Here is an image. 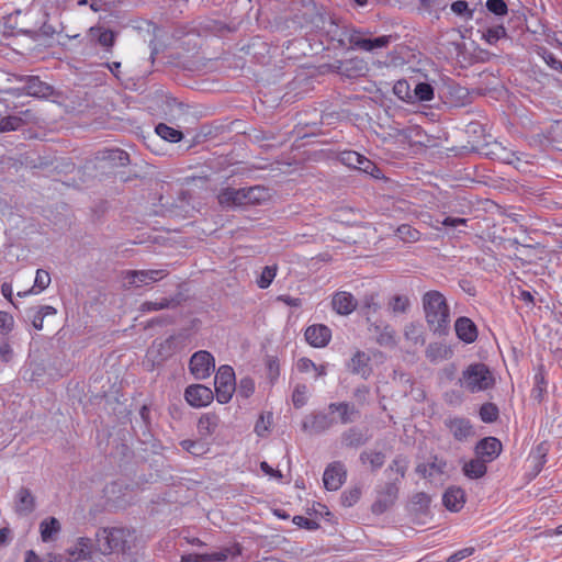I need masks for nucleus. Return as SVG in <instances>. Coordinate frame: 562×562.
<instances>
[{
	"label": "nucleus",
	"mask_w": 562,
	"mask_h": 562,
	"mask_svg": "<svg viewBox=\"0 0 562 562\" xmlns=\"http://www.w3.org/2000/svg\"><path fill=\"white\" fill-rule=\"evenodd\" d=\"M422 301L430 330L439 335L447 334L450 326V311L445 295L439 291L431 290L423 295Z\"/></svg>",
	"instance_id": "nucleus-1"
},
{
	"label": "nucleus",
	"mask_w": 562,
	"mask_h": 562,
	"mask_svg": "<svg viewBox=\"0 0 562 562\" xmlns=\"http://www.w3.org/2000/svg\"><path fill=\"white\" fill-rule=\"evenodd\" d=\"M461 385L471 393L486 391L494 386L495 379L488 367L484 363H472L463 372Z\"/></svg>",
	"instance_id": "nucleus-2"
},
{
	"label": "nucleus",
	"mask_w": 562,
	"mask_h": 562,
	"mask_svg": "<svg viewBox=\"0 0 562 562\" xmlns=\"http://www.w3.org/2000/svg\"><path fill=\"white\" fill-rule=\"evenodd\" d=\"M133 538L134 531L125 528L103 529L102 532L98 535L99 550L103 554H109L114 551L124 552L126 549H130L127 543Z\"/></svg>",
	"instance_id": "nucleus-3"
},
{
	"label": "nucleus",
	"mask_w": 562,
	"mask_h": 562,
	"mask_svg": "<svg viewBox=\"0 0 562 562\" xmlns=\"http://www.w3.org/2000/svg\"><path fill=\"white\" fill-rule=\"evenodd\" d=\"M16 80L24 82L21 88H9L4 90L11 95L26 94L35 98H48L54 94V88L42 81L37 76H18Z\"/></svg>",
	"instance_id": "nucleus-4"
},
{
	"label": "nucleus",
	"mask_w": 562,
	"mask_h": 562,
	"mask_svg": "<svg viewBox=\"0 0 562 562\" xmlns=\"http://www.w3.org/2000/svg\"><path fill=\"white\" fill-rule=\"evenodd\" d=\"M215 396L218 403L226 404L236 390L235 372L231 366H221L214 380Z\"/></svg>",
	"instance_id": "nucleus-5"
},
{
	"label": "nucleus",
	"mask_w": 562,
	"mask_h": 562,
	"mask_svg": "<svg viewBox=\"0 0 562 562\" xmlns=\"http://www.w3.org/2000/svg\"><path fill=\"white\" fill-rule=\"evenodd\" d=\"M168 276V271L164 269L149 270H127L123 272L124 286L140 288L151 285Z\"/></svg>",
	"instance_id": "nucleus-6"
},
{
	"label": "nucleus",
	"mask_w": 562,
	"mask_h": 562,
	"mask_svg": "<svg viewBox=\"0 0 562 562\" xmlns=\"http://www.w3.org/2000/svg\"><path fill=\"white\" fill-rule=\"evenodd\" d=\"M214 368V357L206 350L194 352L189 362L190 372L198 380H204L210 376Z\"/></svg>",
	"instance_id": "nucleus-7"
},
{
	"label": "nucleus",
	"mask_w": 562,
	"mask_h": 562,
	"mask_svg": "<svg viewBox=\"0 0 562 562\" xmlns=\"http://www.w3.org/2000/svg\"><path fill=\"white\" fill-rule=\"evenodd\" d=\"M241 554V547L239 543H234L231 547L223 548L220 551L212 553H190L182 555V562H211V561H225L229 557H238Z\"/></svg>",
	"instance_id": "nucleus-8"
},
{
	"label": "nucleus",
	"mask_w": 562,
	"mask_h": 562,
	"mask_svg": "<svg viewBox=\"0 0 562 562\" xmlns=\"http://www.w3.org/2000/svg\"><path fill=\"white\" fill-rule=\"evenodd\" d=\"M184 398L190 406L201 408L209 406L213 402L214 393L205 385L191 384L184 390Z\"/></svg>",
	"instance_id": "nucleus-9"
},
{
	"label": "nucleus",
	"mask_w": 562,
	"mask_h": 562,
	"mask_svg": "<svg viewBox=\"0 0 562 562\" xmlns=\"http://www.w3.org/2000/svg\"><path fill=\"white\" fill-rule=\"evenodd\" d=\"M445 426L458 441H465L474 435L471 422L464 417H449L445 420Z\"/></svg>",
	"instance_id": "nucleus-10"
},
{
	"label": "nucleus",
	"mask_w": 562,
	"mask_h": 562,
	"mask_svg": "<svg viewBox=\"0 0 562 562\" xmlns=\"http://www.w3.org/2000/svg\"><path fill=\"white\" fill-rule=\"evenodd\" d=\"M346 480V469L340 462L330 463L324 471L323 482L328 491H337Z\"/></svg>",
	"instance_id": "nucleus-11"
},
{
	"label": "nucleus",
	"mask_w": 562,
	"mask_h": 562,
	"mask_svg": "<svg viewBox=\"0 0 562 562\" xmlns=\"http://www.w3.org/2000/svg\"><path fill=\"white\" fill-rule=\"evenodd\" d=\"M336 71L347 78H358L364 76L368 71L367 63L359 57L339 60L335 65Z\"/></svg>",
	"instance_id": "nucleus-12"
},
{
	"label": "nucleus",
	"mask_w": 562,
	"mask_h": 562,
	"mask_svg": "<svg viewBox=\"0 0 562 562\" xmlns=\"http://www.w3.org/2000/svg\"><path fill=\"white\" fill-rule=\"evenodd\" d=\"M306 341L315 347L322 348L328 345L331 338V330L323 324L311 325L305 329Z\"/></svg>",
	"instance_id": "nucleus-13"
},
{
	"label": "nucleus",
	"mask_w": 562,
	"mask_h": 562,
	"mask_svg": "<svg viewBox=\"0 0 562 562\" xmlns=\"http://www.w3.org/2000/svg\"><path fill=\"white\" fill-rule=\"evenodd\" d=\"M502 442L495 437H487L479 441L475 447V453L486 462H492L502 452Z\"/></svg>",
	"instance_id": "nucleus-14"
},
{
	"label": "nucleus",
	"mask_w": 562,
	"mask_h": 562,
	"mask_svg": "<svg viewBox=\"0 0 562 562\" xmlns=\"http://www.w3.org/2000/svg\"><path fill=\"white\" fill-rule=\"evenodd\" d=\"M348 40L351 47L372 52L378 48L386 47L390 43L391 36L383 35L375 38H364L360 33H351Z\"/></svg>",
	"instance_id": "nucleus-15"
},
{
	"label": "nucleus",
	"mask_w": 562,
	"mask_h": 562,
	"mask_svg": "<svg viewBox=\"0 0 562 562\" xmlns=\"http://www.w3.org/2000/svg\"><path fill=\"white\" fill-rule=\"evenodd\" d=\"M221 418L215 412L203 413L196 424L200 439H207L213 436L220 427Z\"/></svg>",
	"instance_id": "nucleus-16"
},
{
	"label": "nucleus",
	"mask_w": 562,
	"mask_h": 562,
	"mask_svg": "<svg viewBox=\"0 0 562 562\" xmlns=\"http://www.w3.org/2000/svg\"><path fill=\"white\" fill-rule=\"evenodd\" d=\"M447 471V462L437 456L432 457L430 461L417 465L416 472L425 479H437L443 475Z\"/></svg>",
	"instance_id": "nucleus-17"
},
{
	"label": "nucleus",
	"mask_w": 562,
	"mask_h": 562,
	"mask_svg": "<svg viewBox=\"0 0 562 562\" xmlns=\"http://www.w3.org/2000/svg\"><path fill=\"white\" fill-rule=\"evenodd\" d=\"M371 357L364 351L357 350L351 357L348 369L363 379H368L372 373Z\"/></svg>",
	"instance_id": "nucleus-18"
},
{
	"label": "nucleus",
	"mask_w": 562,
	"mask_h": 562,
	"mask_svg": "<svg viewBox=\"0 0 562 562\" xmlns=\"http://www.w3.org/2000/svg\"><path fill=\"white\" fill-rule=\"evenodd\" d=\"M331 307L339 315H349L357 307V300L347 291H338L331 297Z\"/></svg>",
	"instance_id": "nucleus-19"
},
{
	"label": "nucleus",
	"mask_w": 562,
	"mask_h": 562,
	"mask_svg": "<svg viewBox=\"0 0 562 562\" xmlns=\"http://www.w3.org/2000/svg\"><path fill=\"white\" fill-rule=\"evenodd\" d=\"M442 504L448 510L452 513L460 512L465 504L464 490L459 486L448 487L442 495Z\"/></svg>",
	"instance_id": "nucleus-20"
},
{
	"label": "nucleus",
	"mask_w": 562,
	"mask_h": 562,
	"mask_svg": "<svg viewBox=\"0 0 562 562\" xmlns=\"http://www.w3.org/2000/svg\"><path fill=\"white\" fill-rule=\"evenodd\" d=\"M457 337L465 344H472L477 338V328L469 317H459L454 323Z\"/></svg>",
	"instance_id": "nucleus-21"
},
{
	"label": "nucleus",
	"mask_w": 562,
	"mask_h": 562,
	"mask_svg": "<svg viewBox=\"0 0 562 562\" xmlns=\"http://www.w3.org/2000/svg\"><path fill=\"white\" fill-rule=\"evenodd\" d=\"M244 206L262 205L271 199L270 190L262 186L243 188Z\"/></svg>",
	"instance_id": "nucleus-22"
},
{
	"label": "nucleus",
	"mask_w": 562,
	"mask_h": 562,
	"mask_svg": "<svg viewBox=\"0 0 562 562\" xmlns=\"http://www.w3.org/2000/svg\"><path fill=\"white\" fill-rule=\"evenodd\" d=\"M245 193L241 189L224 188L217 195L218 203L224 207L244 206Z\"/></svg>",
	"instance_id": "nucleus-23"
},
{
	"label": "nucleus",
	"mask_w": 562,
	"mask_h": 562,
	"mask_svg": "<svg viewBox=\"0 0 562 562\" xmlns=\"http://www.w3.org/2000/svg\"><path fill=\"white\" fill-rule=\"evenodd\" d=\"M330 413H338L341 424L352 423L358 416L359 411L353 404L347 402L330 403L328 406Z\"/></svg>",
	"instance_id": "nucleus-24"
},
{
	"label": "nucleus",
	"mask_w": 562,
	"mask_h": 562,
	"mask_svg": "<svg viewBox=\"0 0 562 562\" xmlns=\"http://www.w3.org/2000/svg\"><path fill=\"white\" fill-rule=\"evenodd\" d=\"M68 555L72 561H81L91 557V539L81 537L77 540L74 548L68 549Z\"/></svg>",
	"instance_id": "nucleus-25"
},
{
	"label": "nucleus",
	"mask_w": 562,
	"mask_h": 562,
	"mask_svg": "<svg viewBox=\"0 0 562 562\" xmlns=\"http://www.w3.org/2000/svg\"><path fill=\"white\" fill-rule=\"evenodd\" d=\"M486 463L481 458L472 459L463 465V473L469 479H481L486 474Z\"/></svg>",
	"instance_id": "nucleus-26"
},
{
	"label": "nucleus",
	"mask_w": 562,
	"mask_h": 562,
	"mask_svg": "<svg viewBox=\"0 0 562 562\" xmlns=\"http://www.w3.org/2000/svg\"><path fill=\"white\" fill-rule=\"evenodd\" d=\"M61 527L55 517L44 519L40 525L41 539L43 542H48L54 539L60 531Z\"/></svg>",
	"instance_id": "nucleus-27"
},
{
	"label": "nucleus",
	"mask_w": 562,
	"mask_h": 562,
	"mask_svg": "<svg viewBox=\"0 0 562 562\" xmlns=\"http://www.w3.org/2000/svg\"><path fill=\"white\" fill-rule=\"evenodd\" d=\"M342 443L349 448H357L367 441V437L359 428L352 427L341 435Z\"/></svg>",
	"instance_id": "nucleus-28"
},
{
	"label": "nucleus",
	"mask_w": 562,
	"mask_h": 562,
	"mask_svg": "<svg viewBox=\"0 0 562 562\" xmlns=\"http://www.w3.org/2000/svg\"><path fill=\"white\" fill-rule=\"evenodd\" d=\"M50 284V274L48 271L38 269L36 271L34 285L30 291L19 292V296H26L29 293L38 294L44 291Z\"/></svg>",
	"instance_id": "nucleus-29"
},
{
	"label": "nucleus",
	"mask_w": 562,
	"mask_h": 562,
	"mask_svg": "<svg viewBox=\"0 0 562 562\" xmlns=\"http://www.w3.org/2000/svg\"><path fill=\"white\" fill-rule=\"evenodd\" d=\"M35 501L32 494L26 488H21L18 492V499H16V512L21 514H27L31 513L34 509Z\"/></svg>",
	"instance_id": "nucleus-30"
},
{
	"label": "nucleus",
	"mask_w": 562,
	"mask_h": 562,
	"mask_svg": "<svg viewBox=\"0 0 562 562\" xmlns=\"http://www.w3.org/2000/svg\"><path fill=\"white\" fill-rule=\"evenodd\" d=\"M451 355V349L443 344H431L426 350L427 358L432 362L449 359Z\"/></svg>",
	"instance_id": "nucleus-31"
},
{
	"label": "nucleus",
	"mask_w": 562,
	"mask_h": 562,
	"mask_svg": "<svg viewBox=\"0 0 562 562\" xmlns=\"http://www.w3.org/2000/svg\"><path fill=\"white\" fill-rule=\"evenodd\" d=\"M331 425V422L325 414H316L311 416L306 422H304V429H311L316 432L324 431L328 429Z\"/></svg>",
	"instance_id": "nucleus-32"
},
{
	"label": "nucleus",
	"mask_w": 562,
	"mask_h": 562,
	"mask_svg": "<svg viewBox=\"0 0 562 562\" xmlns=\"http://www.w3.org/2000/svg\"><path fill=\"white\" fill-rule=\"evenodd\" d=\"M102 159L112 161L117 166H126L130 164V155L120 148L104 150L102 153Z\"/></svg>",
	"instance_id": "nucleus-33"
},
{
	"label": "nucleus",
	"mask_w": 562,
	"mask_h": 562,
	"mask_svg": "<svg viewBox=\"0 0 562 562\" xmlns=\"http://www.w3.org/2000/svg\"><path fill=\"white\" fill-rule=\"evenodd\" d=\"M278 266H266L260 276L257 278L256 283L259 289H268L277 277Z\"/></svg>",
	"instance_id": "nucleus-34"
},
{
	"label": "nucleus",
	"mask_w": 562,
	"mask_h": 562,
	"mask_svg": "<svg viewBox=\"0 0 562 562\" xmlns=\"http://www.w3.org/2000/svg\"><path fill=\"white\" fill-rule=\"evenodd\" d=\"M155 130H156L157 135H159L165 140H168L171 143H178L183 137V135L180 131L175 130L173 127H170L165 123H159Z\"/></svg>",
	"instance_id": "nucleus-35"
},
{
	"label": "nucleus",
	"mask_w": 562,
	"mask_h": 562,
	"mask_svg": "<svg viewBox=\"0 0 562 562\" xmlns=\"http://www.w3.org/2000/svg\"><path fill=\"white\" fill-rule=\"evenodd\" d=\"M360 460L362 463H369L372 470H378L384 464L385 456L381 451H363Z\"/></svg>",
	"instance_id": "nucleus-36"
},
{
	"label": "nucleus",
	"mask_w": 562,
	"mask_h": 562,
	"mask_svg": "<svg viewBox=\"0 0 562 562\" xmlns=\"http://www.w3.org/2000/svg\"><path fill=\"white\" fill-rule=\"evenodd\" d=\"M357 170L362 171L367 175H370L371 177L375 179L383 178L382 170L369 158L361 155L359 159V165L357 167Z\"/></svg>",
	"instance_id": "nucleus-37"
},
{
	"label": "nucleus",
	"mask_w": 562,
	"mask_h": 562,
	"mask_svg": "<svg viewBox=\"0 0 562 562\" xmlns=\"http://www.w3.org/2000/svg\"><path fill=\"white\" fill-rule=\"evenodd\" d=\"M395 233L396 236L404 243H415L420 238L419 231L407 224L398 226Z\"/></svg>",
	"instance_id": "nucleus-38"
},
{
	"label": "nucleus",
	"mask_w": 562,
	"mask_h": 562,
	"mask_svg": "<svg viewBox=\"0 0 562 562\" xmlns=\"http://www.w3.org/2000/svg\"><path fill=\"white\" fill-rule=\"evenodd\" d=\"M203 439L199 440H190L186 439L180 442V446L183 450L188 451L189 453L193 456H203L207 452L209 448L205 442L202 441Z\"/></svg>",
	"instance_id": "nucleus-39"
},
{
	"label": "nucleus",
	"mask_w": 562,
	"mask_h": 562,
	"mask_svg": "<svg viewBox=\"0 0 562 562\" xmlns=\"http://www.w3.org/2000/svg\"><path fill=\"white\" fill-rule=\"evenodd\" d=\"M91 32H98V43L105 48L106 52H111L116 40V33L111 30L91 29Z\"/></svg>",
	"instance_id": "nucleus-40"
},
{
	"label": "nucleus",
	"mask_w": 562,
	"mask_h": 562,
	"mask_svg": "<svg viewBox=\"0 0 562 562\" xmlns=\"http://www.w3.org/2000/svg\"><path fill=\"white\" fill-rule=\"evenodd\" d=\"M434 98V88L428 82H419L413 90V99L418 101H430Z\"/></svg>",
	"instance_id": "nucleus-41"
},
{
	"label": "nucleus",
	"mask_w": 562,
	"mask_h": 562,
	"mask_svg": "<svg viewBox=\"0 0 562 562\" xmlns=\"http://www.w3.org/2000/svg\"><path fill=\"white\" fill-rule=\"evenodd\" d=\"M24 124L22 117L18 115H8L0 120V133L19 130Z\"/></svg>",
	"instance_id": "nucleus-42"
},
{
	"label": "nucleus",
	"mask_w": 562,
	"mask_h": 562,
	"mask_svg": "<svg viewBox=\"0 0 562 562\" xmlns=\"http://www.w3.org/2000/svg\"><path fill=\"white\" fill-rule=\"evenodd\" d=\"M480 418L484 423H493L498 418V408L493 403H485L480 407Z\"/></svg>",
	"instance_id": "nucleus-43"
},
{
	"label": "nucleus",
	"mask_w": 562,
	"mask_h": 562,
	"mask_svg": "<svg viewBox=\"0 0 562 562\" xmlns=\"http://www.w3.org/2000/svg\"><path fill=\"white\" fill-rule=\"evenodd\" d=\"M389 307L393 313H405L409 307V299L406 295H394L389 301Z\"/></svg>",
	"instance_id": "nucleus-44"
},
{
	"label": "nucleus",
	"mask_w": 562,
	"mask_h": 562,
	"mask_svg": "<svg viewBox=\"0 0 562 562\" xmlns=\"http://www.w3.org/2000/svg\"><path fill=\"white\" fill-rule=\"evenodd\" d=\"M451 10L453 13L463 18L465 21L473 19L474 10L470 9L468 2L464 0L452 2Z\"/></svg>",
	"instance_id": "nucleus-45"
},
{
	"label": "nucleus",
	"mask_w": 562,
	"mask_h": 562,
	"mask_svg": "<svg viewBox=\"0 0 562 562\" xmlns=\"http://www.w3.org/2000/svg\"><path fill=\"white\" fill-rule=\"evenodd\" d=\"M272 413H267V414H261L259 416V418L257 419L256 422V425H255V432L259 436V437H265L269 429H270V426L272 424Z\"/></svg>",
	"instance_id": "nucleus-46"
},
{
	"label": "nucleus",
	"mask_w": 562,
	"mask_h": 562,
	"mask_svg": "<svg viewBox=\"0 0 562 562\" xmlns=\"http://www.w3.org/2000/svg\"><path fill=\"white\" fill-rule=\"evenodd\" d=\"M308 390L304 384H299L295 386L292 394V402L294 407L301 408L307 403Z\"/></svg>",
	"instance_id": "nucleus-47"
},
{
	"label": "nucleus",
	"mask_w": 562,
	"mask_h": 562,
	"mask_svg": "<svg viewBox=\"0 0 562 562\" xmlns=\"http://www.w3.org/2000/svg\"><path fill=\"white\" fill-rule=\"evenodd\" d=\"M361 154L353 150H344L338 155V160L349 167L357 169Z\"/></svg>",
	"instance_id": "nucleus-48"
},
{
	"label": "nucleus",
	"mask_w": 562,
	"mask_h": 562,
	"mask_svg": "<svg viewBox=\"0 0 562 562\" xmlns=\"http://www.w3.org/2000/svg\"><path fill=\"white\" fill-rule=\"evenodd\" d=\"M175 303L173 299H161L159 302L146 301L142 303L140 311L142 312H154L160 311L171 306Z\"/></svg>",
	"instance_id": "nucleus-49"
},
{
	"label": "nucleus",
	"mask_w": 562,
	"mask_h": 562,
	"mask_svg": "<svg viewBox=\"0 0 562 562\" xmlns=\"http://www.w3.org/2000/svg\"><path fill=\"white\" fill-rule=\"evenodd\" d=\"M507 33L503 25L490 27L483 33V37L488 44H496V42L503 37H506Z\"/></svg>",
	"instance_id": "nucleus-50"
},
{
	"label": "nucleus",
	"mask_w": 562,
	"mask_h": 562,
	"mask_svg": "<svg viewBox=\"0 0 562 562\" xmlns=\"http://www.w3.org/2000/svg\"><path fill=\"white\" fill-rule=\"evenodd\" d=\"M237 394L244 398H248L255 392V382L251 378H243L236 386Z\"/></svg>",
	"instance_id": "nucleus-51"
},
{
	"label": "nucleus",
	"mask_w": 562,
	"mask_h": 562,
	"mask_svg": "<svg viewBox=\"0 0 562 562\" xmlns=\"http://www.w3.org/2000/svg\"><path fill=\"white\" fill-rule=\"evenodd\" d=\"M533 387H532V396L536 400L541 401L544 393L547 392V381L544 375L540 372L537 373L533 378Z\"/></svg>",
	"instance_id": "nucleus-52"
},
{
	"label": "nucleus",
	"mask_w": 562,
	"mask_h": 562,
	"mask_svg": "<svg viewBox=\"0 0 562 562\" xmlns=\"http://www.w3.org/2000/svg\"><path fill=\"white\" fill-rule=\"evenodd\" d=\"M351 33H359V32L356 30H348V29L339 30L338 27H336L335 32L333 33L331 38L337 42V47L345 48L348 45L351 46L349 43V40H348V37Z\"/></svg>",
	"instance_id": "nucleus-53"
},
{
	"label": "nucleus",
	"mask_w": 562,
	"mask_h": 562,
	"mask_svg": "<svg viewBox=\"0 0 562 562\" xmlns=\"http://www.w3.org/2000/svg\"><path fill=\"white\" fill-rule=\"evenodd\" d=\"M393 91L401 100H413V92L411 91L409 85L406 80L397 81L393 87Z\"/></svg>",
	"instance_id": "nucleus-54"
},
{
	"label": "nucleus",
	"mask_w": 562,
	"mask_h": 562,
	"mask_svg": "<svg viewBox=\"0 0 562 562\" xmlns=\"http://www.w3.org/2000/svg\"><path fill=\"white\" fill-rule=\"evenodd\" d=\"M547 453L548 449L546 447L544 442H541L537 446L535 452H533V460H535V467L537 469V472H540L543 465L547 462Z\"/></svg>",
	"instance_id": "nucleus-55"
},
{
	"label": "nucleus",
	"mask_w": 562,
	"mask_h": 562,
	"mask_svg": "<svg viewBox=\"0 0 562 562\" xmlns=\"http://www.w3.org/2000/svg\"><path fill=\"white\" fill-rule=\"evenodd\" d=\"M485 5L490 12L498 16H504L508 12L507 4L504 0H487Z\"/></svg>",
	"instance_id": "nucleus-56"
},
{
	"label": "nucleus",
	"mask_w": 562,
	"mask_h": 562,
	"mask_svg": "<svg viewBox=\"0 0 562 562\" xmlns=\"http://www.w3.org/2000/svg\"><path fill=\"white\" fill-rule=\"evenodd\" d=\"M14 326V319L11 314L0 311V334H9Z\"/></svg>",
	"instance_id": "nucleus-57"
},
{
	"label": "nucleus",
	"mask_w": 562,
	"mask_h": 562,
	"mask_svg": "<svg viewBox=\"0 0 562 562\" xmlns=\"http://www.w3.org/2000/svg\"><path fill=\"white\" fill-rule=\"evenodd\" d=\"M408 468V461L404 457H396L392 464L390 465L391 471H395L401 477L405 476L406 470Z\"/></svg>",
	"instance_id": "nucleus-58"
},
{
	"label": "nucleus",
	"mask_w": 562,
	"mask_h": 562,
	"mask_svg": "<svg viewBox=\"0 0 562 562\" xmlns=\"http://www.w3.org/2000/svg\"><path fill=\"white\" fill-rule=\"evenodd\" d=\"M293 524L300 528H304L307 530H315L318 528V522L313 519L306 518L304 516L296 515L292 519Z\"/></svg>",
	"instance_id": "nucleus-59"
},
{
	"label": "nucleus",
	"mask_w": 562,
	"mask_h": 562,
	"mask_svg": "<svg viewBox=\"0 0 562 562\" xmlns=\"http://www.w3.org/2000/svg\"><path fill=\"white\" fill-rule=\"evenodd\" d=\"M473 547L463 548L461 550H458L457 552L452 553L448 559L447 562H459L465 558L471 557L474 553Z\"/></svg>",
	"instance_id": "nucleus-60"
},
{
	"label": "nucleus",
	"mask_w": 562,
	"mask_h": 562,
	"mask_svg": "<svg viewBox=\"0 0 562 562\" xmlns=\"http://www.w3.org/2000/svg\"><path fill=\"white\" fill-rule=\"evenodd\" d=\"M296 368L300 372H310L316 369V364L308 358H300L296 362Z\"/></svg>",
	"instance_id": "nucleus-61"
},
{
	"label": "nucleus",
	"mask_w": 562,
	"mask_h": 562,
	"mask_svg": "<svg viewBox=\"0 0 562 562\" xmlns=\"http://www.w3.org/2000/svg\"><path fill=\"white\" fill-rule=\"evenodd\" d=\"M260 469L261 471L266 474V475H269L270 477H274L277 480H281L283 477L282 473L280 470H276L273 469L271 465H269L268 462L266 461H262L260 463Z\"/></svg>",
	"instance_id": "nucleus-62"
},
{
	"label": "nucleus",
	"mask_w": 562,
	"mask_h": 562,
	"mask_svg": "<svg viewBox=\"0 0 562 562\" xmlns=\"http://www.w3.org/2000/svg\"><path fill=\"white\" fill-rule=\"evenodd\" d=\"M438 215H440V217H442L441 223L445 226L456 227V226H458L460 224H464L465 223V220H463V218H451L449 216H445L446 213H438ZM439 221H440V218L438 217L437 222H439Z\"/></svg>",
	"instance_id": "nucleus-63"
},
{
	"label": "nucleus",
	"mask_w": 562,
	"mask_h": 562,
	"mask_svg": "<svg viewBox=\"0 0 562 562\" xmlns=\"http://www.w3.org/2000/svg\"><path fill=\"white\" fill-rule=\"evenodd\" d=\"M544 60L546 63L552 68V69H555V70H559L562 72V61L559 60L558 58L554 57L553 54L551 53H548L546 56H544Z\"/></svg>",
	"instance_id": "nucleus-64"
}]
</instances>
